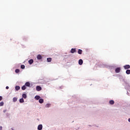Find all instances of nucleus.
<instances>
[{
	"label": "nucleus",
	"mask_w": 130,
	"mask_h": 130,
	"mask_svg": "<svg viewBox=\"0 0 130 130\" xmlns=\"http://www.w3.org/2000/svg\"><path fill=\"white\" fill-rule=\"evenodd\" d=\"M126 74L127 75H129V74H130V70H127L126 71Z\"/></svg>",
	"instance_id": "a211bd4d"
},
{
	"label": "nucleus",
	"mask_w": 130,
	"mask_h": 130,
	"mask_svg": "<svg viewBox=\"0 0 130 130\" xmlns=\"http://www.w3.org/2000/svg\"><path fill=\"white\" fill-rule=\"evenodd\" d=\"M39 102V103H41V104H42V103H43L44 102V100L43 99H40Z\"/></svg>",
	"instance_id": "9b49d317"
},
{
	"label": "nucleus",
	"mask_w": 130,
	"mask_h": 130,
	"mask_svg": "<svg viewBox=\"0 0 130 130\" xmlns=\"http://www.w3.org/2000/svg\"><path fill=\"white\" fill-rule=\"evenodd\" d=\"M3 112H4V113H5V112H7V110H4L3 111Z\"/></svg>",
	"instance_id": "a878e982"
},
{
	"label": "nucleus",
	"mask_w": 130,
	"mask_h": 130,
	"mask_svg": "<svg viewBox=\"0 0 130 130\" xmlns=\"http://www.w3.org/2000/svg\"><path fill=\"white\" fill-rule=\"evenodd\" d=\"M22 97H23V98H24V99H26V98H27V95H26V94H25V93H23V94H22Z\"/></svg>",
	"instance_id": "dca6fc26"
},
{
	"label": "nucleus",
	"mask_w": 130,
	"mask_h": 130,
	"mask_svg": "<svg viewBox=\"0 0 130 130\" xmlns=\"http://www.w3.org/2000/svg\"><path fill=\"white\" fill-rule=\"evenodd\" d=\"M12 130H14V129H13V128H11Z\"/></svg>",
	"instance_id": "c756f323"
},
{
	"label": "nucleus",
	"mask_w": 130,
	"mask_h": 130,
	"mask_svg": "<svg viewBox=\"0 0 130 130\" xmlns=\"http://www.w3.org/2000/svg\"><path fill=\"white\" fill-rule=\"evenodd\" d=\"M47 60L48 62H51V60H52V59L51 58H48L47 59Z\"/></svg>",
	"instance_id": "ddd939ff"
},
{
	"label": "nucleus",
	"mask_w": 130,
	"mask_h": 130,
	"mask_svg": "<svg viewBox=\"0 0 130 130\" xmlns=\"http://www.w3.org/2000/svg\"><path fill=\"white\" fill-rule=\"evenodd\" d=\"M3 129V126H0V130H2Z\"/></svg>",
	"instance_id": "bb28decb"
},
{
	"label": "nucleus",
	"mask_w": 130,
	"mask_h": 130,
	"mask_svg": "<svg viewBox=\"0 0 130 130\" xmlns=\"http://www.w3.org/2000/svg\"><path fill=\"white\" fill-rule=\"evenodd\" d=\"M109 104H110L111 105H113V104H114V101H113V100H111V101H110Z\"/></svg>",
	"instance_id": "9d476101"
},
{
	"label": "nucleus",
	"mask_w": 130,
	"mask_h": 130,
	"mask_svg": "<svg viewBox=\"0 0 130 130\" xmlns=\"http://www.w3.org/2000/svg\"><path fill=\"white\" fill-rule=\"evenodd\" d=\"M128 120L129 122H130V118H129Z\"/></svg>",
	"instance_id": "c85d7f7f"
},
{
	"label": "nucleus",
	"mask_w": 130,
	"mask_h": 130,
	"mask_svg": "<svg viewBox=\"0 0 130 130\" xmlns=\"http://www.w3.org/2000/svg\"><path fill=\"white\" fill-rule=\"evenodd\" d=\"M36 90L37 91H41V90H42V88H41V86H37L36 87Z\"/></svg>",
	"instance_id": "f03ea898"
},
{
	"label": "nucleus",
	"mask_w": 130,
	"mask_h": 130,
	"mask_svg": "<svg viewBox=\"0 0 130 130\" xmlns=\"http://www.w3.org/2000/svg\"><path fill=\"white\" fill-rule=\"evenodd\" d=\"M19 102H20V103H23V102H24V99H23V98L20 99L19 100Z\"/></svg>",
	"instance_id": "f3484780"
},
{
	"label": "nucleus",
	"mask_w": 130,
	"mask_h": 130,
	"mask_svg": "<svg viewBox=\"0 0 130 130\" xmlns=\"http://www.w3.org/2000/svg\"><path fill=\"white\" fill-rule=\"evenodd\" d=\"M22 90H26V85H23L22 87H21Z\"/></svg>",
	"instance_id": "412c9836"
},
{
	"label": "nucleus",
	"mask_w": 130,
	"mask_h": 130,
	"mask_svg": "<svg viewBox=\"0 0 130 130\" xmlns=\"http://www.w3.org/2000/svg\"><path fill=\"white\" fill-rule=\"evenodd\" d=\"M124 69L125 70H128V69H130V66L128 65V64H127V65H125L124 67H123Z\"/></svg>",
	"instance_id": "f257e3e1"
},
{
	"label": "nucleus",
	"mask_w": 130,
	"mask_h": 130,
	"mask_svg": "<svg viewBox=\"0 0 130 130\" xmlns=\"http://www.w3.org/2000/svg\"><path fill=\"white\" fill-rule=\"evenodd\" d=\"M15 73H16V74H18V73H20V70L19 69H16L15 70Z\"/></svg>",
	"instance_id": "4be33fe9"
},
{
	"label": "nucleus",
	"mask_w": 130,
	"mask_h": 130,
	"mask_svg": "<svg viewBox=\"0 0 130 130\" xmlns=\"http://www.w3.org/2000/svg\"><path fill=\"white\" fill-rule=\"evenodd\" d=\"M15 89H16V91H18V90H20V86H16L15 87Z\"/></svg>",
	"instance_id": "6ab92c4d"
},
{
	"label": "nucleus",
	"mask_w": 130,
	"mask_h": 130,
	"mask_svg": "<svg viewBox=\"0 0 130 130\" xmlns=\"http://www.w3.org/2000/svg\"><path fill=\"white\" fill-rule=\"evenodd\" d=\"M6 89L8 90V89H9V86H6Z\"/></svg>",
	"instance_id": "cd10ccee"
},
{
	"label": "nucleus",
	"mask_w": 130,
	"mask_h": 130,
	"mask_svg": "<svg viewBox=\"0 0 130 130\" xmlns=\"http://www.w3.org/2000/svg\"><path fill=\"white\" fill-rule=\"evenodd\" d=\"M120 72V68H117L115 69V72L118 73Z\"/></svg>",
	"instance_id": "20e7f679"
},
{
	"label": "nucleus",
	"mask_w": 130,
	"mask_h": 130,
	"mask_svg": "<svg viewBox=\"0 0 130 130\" xmlns=\"http://www.w3.org/2000/svg\"><path fill=\"white\" fill-rule=\"evenodd\" d=\"M21 69H22V70H24V69H25V65H21Z\"/></svg>",
	"instance_id": "5701e85b"
},
{
	"label": "nucleus",
	"mask_w": 130,
	"mask_h": 130,
	"mask_svg": "<svg viewBox=\"0 0 130 130\" xmlns=\"http://www.w3.org/2000/svg\"><path fill=\"white\" fill-rule=\"evenodd\" d=\"M34 60L33 59H31L29 60H28V63H29V64H32V63H33L34 62Z\"/></svg>",
	"instance_id": "1a4fd4ad"
},
{
	"label": "nucleus",
	"mask_w": 130,
	"mask_h": 130,
	"mask_svg": "<svg viewBox=\"0 0 130 130\" xmlns=\"http://www.w3.org/2000/svg\"><path fill=\"white\" fill-rule=\"evenodd\" d=\"M0 106H4V103H3V102H1L0 103Z\"/></svg>",
	"instance_id": "b1692460"
},
{
	"label": "nucleus",
	"mask_w": 130,
	"mask_h": 130,
	"mask_svg": "<svg viewBox=\"0 0 130 130\" xmlns=\"http://www.w3.org/2000/svg\"><path fill=\"white\" fill-rule=\"evenodd\" d=\"M17 100H18V99L17 98H13V102H17Z\"/></svg>",
	"instance_id": "2eb2a0df"
},
{
	"label": "nucleus",
	"mask_w": 130,
	"mask_h": 130,
	"mask_svg": "<svg viewBox=\"0 0 130 130\" xmlns=\"http://www.w3.org/2000/svg\"><path fill=\"white\" fill-rule=\"evenodd\" d=\"M77 51L76 50V48H72L71 49V50L70 51V52L71 53H75Z\"/></svg>",
	"instance_id": "7ed1b4c3"
},
{
	"label": "nucleus",
	"mask_w": 130,
	"mask_h": 130,
	"mask_svg": "<svg viewBox=\"0 0 130 130\" xmlns=\"http://www.w3.org/2000/svg\"><path fill=\"white\" fill-rule=\"evenodd\" d=\"M79 64H80V66H82V64H83V60L80 59L79 60Z\"/></svg>",
	"instance_id": "0eeeda50"
},
{
	"label": "nucleus",
	"mask_w": 130,
	"mask_h": 130,
	"mask_svg": "<svg viewBox=\"0 0 130 130\" xmlns=\"http://www.w3.org/2000/svg\"><path fill=\"white\" fill-rule=\"evenodd\" d=\"M3 100V96H0V101H2Z\"/></svg>",
	"instance_id": "393cba45"
},
{
	"label": "nucleus",
	"mask_w": 130,
	"mask_h": 130,
	"mask_svg": "<svg viewBox=\"0 0 130 130\" xmlns=\"http://www.w3.org/2000/svg\"><path fill=\"white\" fill-rule=\"evenodd\" d=\"M37 59H41L42 58V56H41L40 54H39L37 55Z\"/></svg>",
	"instance_id": "39448f33"
},
{
	"label": "nucleus",
	"mask_w": 130,
	"mask_h": 130,
	"mask_svg": "<svg viewBox=\"0 0 130 130\" xmlns=\"http://www.w3.org/2000/svg\"><path fill=\"white\" fill-rule=\"evenodd\" d=\"M82 52H83V51L81 49H79L78 51V54H82Z\"/></svg>",
	"instance_id": "f8f14e48"
},
{
	"label": "nucleus",
	"mask_w": 130,
	"mask_h": 130,
	"mask_svg": "<svg viewBox=\"0 0 130 130\" xmlns=\"http://www.w3.org/2000/svg\"><path fill=\"white\" fill-rule=\"evenodd\" d=\"M30 82H27L25 84V86H26V87H30Z\"/></svg>",
	"instance_id": "6e6552de"
},
{
	"label": "nucleus",
	"mask_w": 130,
	"mask_h": 130,
	"mask_svg": "<svg viewBox=\"0 0 130 130\" xmlns=\"http://www.w3.org/2000/svg\"><path fill=\"white\" fill-rule=\"evenodd\" d=\"M35 99H36L37 100H39V99H40V96L39 95H36L35 97Z\"/></svg>",
	"instance_id": "4468645a"
},
{
	"label": "nucleus",
	"mask_w": 130,
	"mask_h": 130,
	"mask_svg": "<svg viewBox=\"0 0 130 130\" xmlns=\"http://www.w3.org/2000/svg\"><path fill=\"white\" fill-rule=\"evenodd\" d=\"M51 105H50V104H47L46 105V107L47 108H48L50 107Z\"/></svg>",
	"instance_id": "aec40b11"
},
{
	"label": "nucleus",
	"mask_w": 130,
	"mask_h": 130,
	"mask_svg": "<svg viewBox=\"0 0 130 130\" xmlns=\"http://www.w3.org/2000/svg\"><path fill=\"white\" fill-rule=\"evenodd\" d=\"M42 127H43L42 124H40V125H38V130H41V129H42Z\"/></svg>",
	"instance_id": "423d86ee"
}]
</instances>
